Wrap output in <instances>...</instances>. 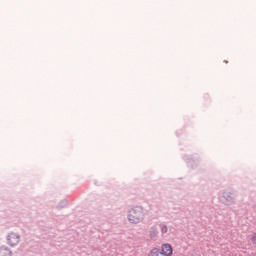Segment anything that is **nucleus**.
I'll list each match as a JSON object with an SVG mask.
<instances>
[{
    "mask_svg": "<svg viewBox=\"0 0 256 256\" xmlns=\"http://www.w3.org/2000/svg\"><path fill=\"white\" fill-rule=\"evenodd\" d=\"M0 256H11V251L7 248H0Z\"/></svg>",
    "mask_w": 256,
    "mask_h": 256,
    "instance_id": "4",
    "label": "nucleus"
},
{
    "mask_svg": "<svg viewBox=\"0 0 256 256\" xmlns=\"http://www.w3.org/2000/svg\"><path fill=\"white\" fill-rule=\"evenodd\" d=\"M8 243L11 247H15L19 243V236L14 233L8 235Z\"/></svg>",
    "mask_w": 256,
    "mask_h": 256,
    "instance_id": "3",
    "label": "nucleus"
},
{
    "mask_svg": "<svg viewBox=\"0 0 256 256\" xmlns=\"http://www.w3.org/2000/svg\"><path fill=\"white\" fill-rule=\"evenodd\" d=\"M143 208L137 206L132 208L128 213V221L130 223H139V221H143Z\"/></svg>",
    "mask_w": 256,
    "mask_h": 256,
    "instance_id": "1",
    "label": "nucleus"
},
{
    "mask_svg": "<svg viewBox=\"0 0 256 256\" xmlns=\"http://www.w3.org/2000/svg\"><path fill=\"white\" fill-rule=\"evenodd\" d=\"M160 231H161L162 234L167 233V231H168L167 225L161 224L160 225Z\"/></svg>",
    "mask_w": 256,
    "mask_h": 256,
    "instance_id": "5",
    "label": "nucleus"
},
{
    "mask_svg": "<svg viewBox=\"0 0 256 256\" xmlns=\"http://www.w3.org/2000/svg\"><path fill=\"white\" fill-rule=\"evenodd\" d=\"M252 243H256V235L251 238Z\"/></svg>",
    "mask_w": 256,
    "mask_h": 256,
    "instance_id": "6",
    "label": "nucleus"
},
{
    "mask_svg": "<svg viewBox=\"0 0 256 256\" xmlns=\"http://www.w3.org/2000/svg\"><path fill=\"white\" fill-rule=\"evenodd\" d=\"M161 255L172 256L173 255V247L170 244H164L161 247Z\"/></svg>",
    "mask_w": 256,
    "mask_h": 256,
    "instance_id": "2",
    "label": "nucleus"
}]
</instances>
